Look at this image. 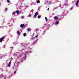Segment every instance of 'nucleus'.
Listing matches in <instances>:
<instances>
[{"label":"nucleus","mask_w":79,"mask_h":79,"mask_svg":"<svg viewBox=\"0 0 79 79\" xmlns=\"http://www.w3.org/2000/svg\"><path fill=\"white\" fill-rule=\"evenodd\" d=\"M15 13H16V12L15 11L13 12L12 15H15Z\"/></svg>","instance_id":"6e6552de"},{"label":"nucleus","mask_w":79,"mask_h":79,"mask_svg":"<svg viewBox=\"0 0 79 79\" xmlns=\"http://www.w3.org/2000/svg\"><path fill=\"white\" fill-rule=\"evenodd\" d=\"M47 10H49V8H48Z\"/></svg>","instance_id":"b1692460"},{"label":"nucleus","mask_w":79,"mask_h":79,"mask_svg":"<svg viewBox=\"0 0 79 79\" xmlns=\"http://www.w3.org/2000/svg\"><path fill=\"white\" fill-rule=\"evenodd\" d=\"M79 0H77V1L76 2V6H77V5H78V3H79Z\"/></svg>","instance_id":"423d86ee"},{"label":"nucleus","mask_w":79,"mask_h":79,"mask_svg":"<svg viewBox=\"0 0 79 79\" xmlns=\"http://www.w3.org/2000/svg\"><path fill=\"white\" fill-rule=\"evenodd\" d=\"M54 19H55L56 20H58V17L56 16L54 17Z\"/></svg>","instance_id":"20e7f679"},{"label":"nucleus","mask_w":79,"mask_h":79,"mask_svg":"<svg viewBox=\"0 0 79 79\" xmlns=\"http://www.w3.org/2000/svg\"><path fill=\"white\" fill-rule=\"evenodd\" d=\"M5 11H7V8H5Z\"/></svg>","instance_id":"f3484780"},{"label":"nucleus","mask_w":79,"mask_h":79,"mask_svg":"<svg viewBox=\"0 0 79 79\" xmlns=\"http://www.w3.org/2000/svg\"><path fill=\"white\" fill-rule=\"evenodd\" d=\"M56 24H58V23H59V22H56Z\"/></svg>","instance_id":"2eb2a0df"},{"label":"nucleus","mask_w":79,"mask_h":79,"mask_svg":"<svg viewBox=\"0 0 79 79\" xmlns=\"http://www.w3.org/2000/svg\"><path fill=\"white\" fill-rule=\"evenodd\" d=\"M27 31H31V29H30V28H28V29H27Z\"/></svg>","instance_id":"1a4fd4ad"},{"label":"nucleus","mask_w":79,"mask_h":79,"mask_svg":"<svg viewBox=\"0 0 79 79\" xmlns=\"http://www.w3.org/2000/svg\"><path fill=\"white\" fill-rule=\"evenodd\" d=\"M10 61V62H11V60Z\"/></svg>","instance_id":"393cba45"},{"label":"nucleus","mask_w":79,"mask_h":79,"mask_svg":"<svg viewBox=\"0 0 79 79\" xmlns=\"http://www.w3.org/2000/svg\"><path fill=\"white\" fill-rule=\"evenodd\" d=\"M14 74H16V71H15L14 72Z\"/></svg>","instance_id":"aec40b11"},{"label":"nucleus","mask_w":79,"mask_h":79,"mask_svg":"<svg viewBox=\"0 0 79 79\" xmlns=\"http://www.w3.org/2000/svg\"><path fill=\"white\" fill-rule=\"evenodd\" d=\"M11 62H10L9 63V64H8V67H10V66H11Z\"/></svg>","instance_id":"0eeeda50"},{"label":"nucleus","mask_w":79,"mask_h":79,"mask_svg":"<svg viewBox=\"0 0 79 79\" xmlns=\"http://www.w3.org/2000/svg\"><path fill=\"white\" fill-rule=\"evenodd\" d=\"M17 33L19 35L20 34V33H19V31H17Z\"/></svg>","instance_id":"a211bd4d"},{"label":"nucleus","mask_w":79,"mask_h":79,"mask_svg":"<svg viewBox=\"0 0 79 79\" xmlns=\"http://www.w3.org/2000/svg\"><path fill=\"white\" fill-rule=\"evenodd\" d=\"M29 17L31 16V15H29Z\"/></svg>","instance_id":"4be33fe9"},{"label":"nucleus","mask_w":79,"mask_h":79,"mask_svg":"<svg viewBox=\"0 0 79 79\" xmlns=\"http://www.w3.org/2000/svg\"><path fill=\"white\" fill-rule=\"evenodd\" d=\"M37 3H40V1L39 0H38L37 1Z\"/></svg>","instance_id":"4468645a"},{"label":"nucleus","mask_w":79,"mask_h":79,"mask_svg":"<svg viewBox=\"0 0 79 79\" xmlns=\"http://www.w3.org/2000/svg\"><path fill=\"white\" fill-rule=\"evenodd\" d=\"M38 14H39V13L38 12H36L34 15V18H35L38 15Z\"/></svg>","instance_id":"f257e3e1"},{"label":"nucleus","mask_w":79,"mask_h":79,"mask_svg":"<svg viewBox=\"0 0 79 79\" xmlns=\"http://www.w3.org/2000/svg\"><path fill=\"white\" fill-rule=\"evenodd\" d=\"M7 3H10V1L9 0H7Z\"/></svg>","instance_id":"dca6fc26"},{"label":"nucleus","mask_w":79,"mask_h":79,"mask_svg":"<svg viewBox=\"0 0 79 79\" xmlns=\"http://www.w3.org/2000/svg\"><path fill=\"white\" fill-rule=\"evenodd\" d=\"M45 19H46V21H48V19H47V18L46 17H45Z\"/></svg>","instance_id":"f8f14e48"},{"label":"nucleus","mask_w":79,"mask_h":79,"mask_svg":"<svg viewBox=\"0 0 79 79\" xmlns=\"http://www.w3.org/2000/svg\"><path fill=\"white\" fill-rule=\"evenodd\" d=\"M24 26H25V25L24 24H22L20 25V27L23 28V27H24Z\"/></svg>","instance_id":"39448f33"},{"label":"nucleus","mask_w":79,"mask_h":79,"mask_svg":"<svg viewBox=\"0 0 79 79\" xmlns=\"http://www.w3.org/2000/svg\"><path fill=\"white\" fill-rule=\"evenodd\" d=\"M40 17H41V16H40V15H39L38 16V18H39V19H40Z\"/></svg>","instance_id":"ddd939ff"},{"label":"nucleus","mask_w":79,"mask_h":79,"mask_svg":"<svg viewBox=\"0 0 79 79\" xmlns=\"http://www.w3.org/2000/svg\"><path fill=\"white\" fill-rule=\"evenodd\" d=\"M5 39V36L2 37V38H0V42H2V40H3Z\"/></svg>","instance_id":"7ed1b4c3"},{"label":"nucleus","mask_w":79,"mask_h":79,"mask_svg":"<svg viewBox=\"0 0 79 79\" xmlns=\"http://www.w3.org/2000/svg\"><path fill=\"white\" fill-rule=\"evenodd\" d=\"M20 55V56H22V55H23V54H21Z\"/></svg>","instance_id":"5701e85b"},{"label":"nucleus","mask_w":79,"mask_h":79,"mask_svg":"<svg viewBox=\"0 0 79 79\" xmlns=\"http://www.w3.org/2000/svg\"><path fill=\"white\" fill-rule=\"evenodd\" d=\"M23 35H24V37H25V36L26 35V33H24L23 34Z\"/></svg>","instance_id":"9d476101"},{"label":"nucleus","mask_w":79,"mask_h":79,"mask_svg":"<svg viewBox=\"0 0 79 79\" xmlns=\"http://www.w3.org/2000/svg\"><path fill=\"white\" fill-rule=\"evenodd\" d=\"M38 14H39V13L38 12H36L34 15V18H35L38 15Z\"/></svg>","instance_id":"f03ea898"},{"label":"nucleus","mask_w":79,"mask_h":79,"mask_svg":"<svg viewBox=\"0 0 79 79\" xmlns=\"http://www.w3.org/2000/svg\"><path fill=\"white\" fill-rule=\"evenodd\" d=\"M16 13H17V14H19V10H17Z\"/></svg>","instance_id":"9b49d317"},{"label":"nucleus","mask_w":79,"mask_h":79,"mask_svg":"<svg viewBox=\"0 0 79 79\" xmlns=\"http://www.w3.org/2000/svg\"><path fill=\"white\" fill-rule=\"evenodd\" d=\"M38 37V35H37L36 36H35V38H36V37Z\"/></svg>","instance_id":"6ab92c4d"},{"label":"nucleus","mask_w":79,"mask_h":79,"mask_svg":"<svg viewBox=\"0 0 79 79\" xmlns=\"http://www.w3.org/2000/svg\"><path fill=\"white\" fill-rule=\"evenodd\" d=\"M23 17H24V16H22L21 17V18H23Z\"/></svg>","instance_id":"412c9836"}]
</instances>
